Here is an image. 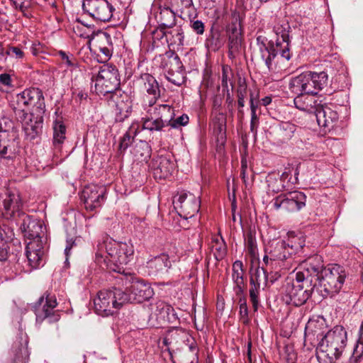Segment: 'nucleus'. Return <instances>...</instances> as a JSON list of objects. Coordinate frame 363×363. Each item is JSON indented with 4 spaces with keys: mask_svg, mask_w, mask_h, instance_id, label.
Listing matches in <instances>:
<instances>
[{
    "mask_svg": "<svg viewBox=\"0 0 363 363\" xmlns=\"http://www.w3.org/2000/svg\"><path fill=\"white\" fill-rule=\"evenodd\" d=\"M134 247L129 242H117L111 238H106L97 245L95 260L101 267L121 273L123 265L133 259Z\"/></svg>",
    "mask_w": 363,
    "mask_h": 363,
    "instance_id": "nucleus-1",
    "label": "nucleus"
},
{
    "mask_svg": "<svg viewBox=\"0 0 363 363\" xmlns=\"http://www.w3.org/2000/svg\"><path fill=\"white\" fill-rule=\"evenodd\" d=\"M96 43V47L104 57L105 60H108L113 54V43L111 35L105 31H98L95 36L92 38Z\"/></svg>",
    "mask_w": 363,
    "mask_h": 363,
    "instance_id": "nucleus-29",
    "label": "nucleus"
},
{
    "mask_svg": "<svg viewBox=\"0 0 363 363\" xmlns=\"http://www.w3.org/2000/svg\"><path fill=\"white\" fill-rule=\"evenodd\" d=\"M347 272L345 268L339 264H332L325 267L318 280L326 295L333 296L341 290Z\"/></svg>",
    "mask_w": 363,
    "mask_h": 363,
    "instance_id": "nucleus-10",
    "label": "nucleus"
},
{
    "mask_svg": "<svg viewBox=\"0 0 363 363\" xmlns=\"http://www.w3.org/2000/svg\"><path fill=\"white\" fill-rule=\"evenodd\" d=\"M9 257L8 245L6 242L0 241V261H6Z\"/></svg>",
    "mask_w": 363,
    "mask_h": 363,
    "instance_id": "nucleus-60",
    "label": "nucleus"
},
{
    "mask_svg": "<svg viewBox=\"0 0 363 363\" xmlns=\"http://www.w3.org/2000/svg\"><path fill=\"white\" fill-rule=\"evenodd\" d=\"M135 156L140 162H147L151 156V147L146 142H140L135 148Z\"/></svg>",
    "mask_w": 363,
    "mask_h": 363,
    "instance_id": "nucleus-41",
    "label": "nucleus"
},
{
    "mask_svg": "<svg viewBox=\"0 0 363 363\" xmlns=\"http://www.w3.org/2000/svg\"><path fill=\"white\" fill-rule=\"evenodd\" d=\"M226 33L228 48V56L233 60L239 54L243 40L240 22H238V20L231 22L226 28Z\"/></svg>",
    "mask_w": 363,
    "mask_h": 363,
    "instance_id": "nucleus-23",
    "label": "nucleus"
},
{
    "mask_svg": "<svg viewBox=\"0 0 363 363\" xmlns=\"http://www.w3.org/2000/svg\"><path fill=\"white\" fill-rule=\"evenodd\" d=\"M43 225L40 220L32 219L30 217L23 220V229L24 235L30 241L36 240L43 242L41 235L43 234Z\"/></svg>",
    "mask_w": 363,
    "mask_h": 363,
    "instance_id": "nucleus-30",
    "label": "nucleus"
},
{
    "mask_svg": "<svg viewBox=\"0 0 363 363\" xmlns=\"http://www.w3.org/2000/svg\"><path fill=\"white\" fill-rule=\"evenodd\" d=\"M247 93V86L244 83L243 84H240L239 88L238 89V98L242 97L245 98Z\"/></svg>",
    "mask_w": 363,
    "mask_h": 363,
    "instance_id": "nucleus-64",
    "label": "nucleus"
},
{
    "mask_svg": "<svg viewBox=\"0 0 363 363\" xmlns=\"http://www.w3.org/2000/svg\"><path fill=\"white\" fill-rule=\"evenodd\" d=\"M189 116L186 114H182L178 118L174 119V117L170 120L169 123H168V126H170L172 128H179L181 126H185L189 123Z\"/></svg>",
    "mask_w": 363,
    "mask_h": 363,
    "instance_id": "nucleus-48",
    "label": "nucleus"
},
{
    "mask_svg": "<svg viewBox=\"0 0 363 363\" xmlns=\"http://www.w3.org/2000/svg\"><path fill=\"white\" fill-rule=\"evenodd\" d=\"M150 167L156 179H166L170 176L174 169V163L167 156H157L154 158Z\"/></svg>",
    "mask_w": 363,
    "mask_h": 363,
    "instance_id": "nucleus-26",
    "label": "nucleus"
},
{
    "mask_svg": "<svg viewBox=\"0 0 363 363\" xmlns=\"http://www.w3.org/2000/svg\"><path fill=\"white\" fill-rule=\"evenodd\" d=\"M306 201V196L303 192L294 191L277 196L272 201V206L276 211L296 212L305 206Z\"/></svg>",
    "mask_w": 363,
    "mask_h": 363,
    "instance_id": "nucleus-18",
    "label": "nucleus"
},
{
    "mask_svg": "<svg viewBox=\"0 0 363 363\" xmlns=\"http://www.w3.org/2000/svg\"><path fill=\"white\" fill-rule=\"evenodd\" d=\"M91 79L95 81V91L98 94L105 96L112 94L120 88L121 77L118 69L109 64L103 65L96 77Z\"/></svg>",
    "mask_w": 363,
    "mask_h": 363,
    "instance_id": "nucleus-9",
    "label": "nucleus"
},
{
    "mask_svg": "<svg viewBox=\"0 0 363 363\" xmlns=\"http://www.w3.org/2000/svg\"><path fill=\"white\" fill-rule=\"evenodd\" d=\"M234 282V287L233 290L237 296H241L242 295L245 288V282L244 280V278L242 279H238L233 280Z\"/></svg>",
    "mask_w": 363,
    "mask_h": 363,
    "instance_id": "nucleus-56",
    "label": "nucleus"
},
{
    "mask_svg": "<svg viewBox=\"0 0 363 363\" xmlns=\"http://www.w3.org/2000/svg\"><path fill=\"white\" fill-rule=\"evenodd\" d=\"M23 205L19 191L16 189H7L2 196L0 213L6 220L15 218L21 215Z\"/></svg>",
    "mask_w": 363,
    "mask_h": 363,
    "instance_id": "nucleus-17",
    "label": "nucleus"
},
{
    "mask_svg": "<svg viewBox=\"0 0 363 363\" xmlns=\"http://www.w3.org/2000/svg\"><path fill=\"white\" fill-rule=\"evenodd\" d=\"M1 230L3 231L4 234L2 233L0 241H3L4 240L5 242H7L9 240H11L13 238L14 233L11 228L7 225H4Z\"/></svg>",
    "mask_w": 363,
    "mask_h": 363,
    "instance_id": "nucleus-57",
    "label": "nucleus"
},
{
    "mask_svg": "<svg viewBox=\"0 0 363 363\" xmlns=\"http://www.w3.org/2000/svg\"><path fill=\"white\" fill-rule=\"evenodd\" d=\"M294 94L297 95L294 99V104L296 108L311 114H313L317 111L320 104L318 103L313 95L303 93Z\"/></svg>",
    "mask_w": 363,
    "mask_h": 363,
    "instance_id": "nucleus-31",
    "label": "nucleus"
},
{
    "mask_svg": "<svg viewBox=\"0 0 363 363\" xmlns=\"http://www.w3.org/2000/svg\"><path fill=\"white\" fill-rule=\"evenodd\" d=\"M106 189L104 186L89 184L82 191L81 199L86 211H93L100 208L106 200Z\"/></svg>",
    "mask_w": 363,
    "mask_h": 363,
    "instance_id": "nucleus-21",
    "label": "nucleus"
},
{
    "mask_svg": "<svg viewBox=\"0 0 363 363\" xmlns=\"http://www.w3.org/2000/svg\"><path fill=\"white\" fill-rule=\"evenodd\" d=\"M62 60V65H65L67 69L72 70L78 66V61L73 55H68L65 52L60 50L58 52Z\"/></svg>",
    "mask_w": 363,
    "mask_h": 363,
    "instance_id": "nucleus-44",
    "label": "nucleus"
},
{
    "mask_svg": "<svg viewBox=\"0 0 363 363\" xmlns=\"http://www.w3.org/2000/svg\"><path fill=\"white\" fill-rule=\"evenodd\" d=\"M316 356L320 363H335L344 352L347 335L341 325H336L325 335L317 334Z\"/></svg>",
    "mask_w": 363,
    "mask_h": 363,
    "instance_id": "nucleus-2",
    "label": "nucleus"
},
{
    "mask_svg": "<svg viewBox=\"0 0 363 363\" xmlns=\"http://www.w3.org/2000/svg\"><path fill=\"white\" fill-rule=\"evenodd\" d=\"M323 262L322 257L318 255L309 257L299 264L296 276L299 280L315 286L325 268Z\"/></svg>",
    "mask_w": 363,
    "mask_h": 363,
    "instance_id": "nucleus-14",
    "label": "nucleus"
},
{
    "mask_svg": "<svg viewBox=\"0 0 363 363\" xmlns=\"http://www.w3.org/2000/svg\"><path fill=\"white\" fill-rule=\"evenodd\" d=\"M130 279V285L127 287L128 303H143L153 296L154 291L149 283L133 277Z\"/></svg>",
    "mask_w": 363,
    "mask_h": 363,
    "instance_id": "nucleus-22",
    "label": "nucleus"
},
{
    "mask_svg": "<svg viewBox=\"0 0 363 363\" xmlns=\"http://www.w3.org/2000/svg\"><path fill=\"white\" fill-rule=\"evenodd\" d=\"M157 23L162 28H172L176 23L174 12L169 8V0H161L157 11L155 14Z\"/></svg>",
    "mask_w": 363,
    "mask_h": 363,
    "instance_id": "nucleus-28",
    "label": "nucleus"
},
{
    "mask_svg": "<svg viewBox=\"0 0 363 363\" xmlns=\"http://www.w3.org/2000/svg\"><path fill=\"white\" fill-rule=\"evenodd\" d=\"M169 256L167 254L162 253L147 262L146 267L149 275L157 276L167 272L172 267V262L179 261L182 255V252L175 245L169 249Z\"/></svg>",
    "mask_w": 363,
    "mask_h": 363,
    "instance_id": "nucleus-15",
    "label": "nucleus"
},
{
    "mask_svg": "<svg viewBox=\"0 0 363 363\" xmlns=\"http://www.w3.org/2000/svg\"><path fill=\"white\" fill-rule=\"evenodd\" d=\"M140 132V124L138 123H133L126 133L120 139L118 152L120 155H123L127 148L131 145L135 137Z\"/></svg>",
    "mask_w": 363,
    "mask_h": 363,
    "instance_id": "nucleus-35",
    "label": "nucleus"
},
{
    "mask_svg": "<svg viewBox=\"0 0 363 363\" xmlns=\"http://www.w3.org/2000/svg\"><path fill=\"white\" fill-rule=\"evenodd\" d=\"M140 79L144 89L149 95L152 96L150 100L155 101L156 105V100L160 96L158 82L153 76L147 73L143 74Z\"/></svg>",
    "mask_w": 363,
    "mask_h": 363,
    "instance_id": "nucleus-33",
    "label": "nucleus"
},
{
    "mask_svg": "<svg viewBox=\"0 0 363 363\" xmlns=\"http://www.w3.org/2000/svg\"><path fill=\"white\" fill-rule=\"evenodd\" d=\"M314 287V285L299 280L296 276L295 279L287 280L284 286L286 302L296 306H302L311 296Z\"/></svg>",
    "mask_w": 363,
    "mask_h": 363,
    "instance_id": "nucleus-11",
    "label": "nucleus"
},
{
    "mask_svg": "<svg viewBox=\"0 0 363 363\" xmlns=\"http://www.w3.org/2000/svg\"><path fill=\"white\" fill-rule=\"evenodd\" d=\"M66 127L64 123L56 119L53 123V139L52 145L57 150H60L62 145L63 144L66 138Z\"/></svg>",
    "mask_w": 363,
    "mask_h": 363,
    "instance_id": "nucleus-38",
    "label": "nucleus"
},
{
    "mask_svg": "<svg viewBox=\"0 0 363 363\" xmlns=\"http://www.w3.org/2000/svg\"><path fill=\"white\" fill-rule=\"evenodd\" d=\"M268 182H269V184H268L269 187L274 192H279L284 187L283 184H281V179H272V178H270V179L268 181Z\"/></svg>",
    "mask_w": 363,
    "mask_h": 363,
    "instance_id": "nucleus-59",
    "label": "nucleus"
},
{
    "mask_svg": "<svg viewBox=\"0 0 363 363\" xmlns=\"http://www.w3.org/2000/svg\"><path fill=\"white\" fill-rule=\"evenodd\" d=\"M250 289L249 291L250 299L252 305V308L255 312L258 310L259 306V289L260 284H257L256 285H250Z\"/></svg>",
    "mask_w": 363,
    "mask_h": 363,
    "instance_id": "nucleus-45",
    "label": "nucleus"
},
{
    "mask_svg": "<svg viewBox=\"0 0 363 363\" xmlns=\"http://www.w3.org/2000/svg\"><path fill=\"white\" fill-rule=\"evenodd\" d=\"M184 341L189 342V345H186L187 348L185 352L186 363H198L199 349L197 345L186 330L179 328H173L167 332L163 338V344L168 347L169 350V345H177L180 342Z\"/></svg>",
    "mask_w": 363,
    "mask_h": 363,
    "instance_id": "nucleus-13",
    "label": "nucleus"
},
{
    "mask_svg": "<svg viewBox=\"0 0 363 363\" xmlns=\"http://www.w3.org/2000/svg\"><path fill=\"white\" fill-rule=\"evenodd\" d=\"M82 9L96 21L108 22L115 8L108 0H82Z\"/></svg>",
    "mask_w": 363,
    "mask_h": 363,
    "instance_id": "nucleus-16",
    "label": "nucleus"
},
{
    "mask_svg": "<svg viewBox=\"0 0 363 363\" xmlns=\"http://www.w3.org/2000/svg\"><path fill=\"white\" fill-rule=\"evenodd\" d=\"M245 248L247 252L252 257L255 258L258 254V249L257 245V240L255 235L252 233H249L247 235L245 240Z\"/></svg>",
    "mask_w": 363,
    "mask_h": 363,
    "instance_id": "nucleus-43",
    "label": "nucleus"
},
{
    "mask_svg": "<svg viewBox=\"0 0 363 363\" xmlns=\"http://www.w3.org/2000/svg\"><path fill=\"white\" fill-rule=\"evenodd\" d=\"M165 71L169 72H183V65L179 57L172 52L165 60L164 66Z\"/></svg>",
    "mask_w": 363,
    "mask_h": 363,
    "instance_id": "nucleus-40",
    "label": "nucleus"
},
{
    "mask_svg": "<svg viewBox=\"0 0 363 363\" xmlns=\"http://www.w3.org/2000/svg\"><path fill=\"white\" fill-rule=\"evenodd\" d=\"M211 250L217 261L222 260L227 254V246L224 239L220 235H214L211 238Z\"/></svg>",
    "mask_w": 363,
    "mask_h": 363,
    "instance_id": "nucleus-37",
    "label": "nucleus"
},
{
    "mask_svg": "<svg viewBox=\"0 0 363 363\" xmlns=\"http://www.w3.org/2000/svg\"><path fill=\"white\" fill-rule=\"evenodd\" d=\"M259 277H260V271H259V269L257 268L255 269V272L253 274H252V276L250 277V285H256L257 286V284H260Z\"/></svg>",
    "mask_w": 363,
    "mask_h": 363,
    "instance_id": "nucleus-61",
    "label": "nucleus"
},
{
    "mask_svg": "<svg viewBox=\"0 0 363 363\" xmlns=\"http://www.w3.org/2000/svg\"><path fill=\"white\" fill-rule=\"evenodd\" d=\"M38 306L35 308L36 320L42 322L48 319L49 323L57 322L60 315L55 308L57 306L55 295L45 292L38 300Z\"/></svg>",
    "mask_w": 363,
    "mask_h": 363,
    "instance_id": "nucleus-19",
    "label": "nucleus"
},
{
    "mask_svg": "<svg viewBox=\"0 0 363 363\" xmlns=\"http://www.w3.org/2000/svg\"><path fill=\"white\" fill-rule=\"evenodd\" d=\"M74 245H76L75 241L72 238L67 240V245H66V247H65V253L67 257L69 256L71 249Z\"/></svg>",
    "mask_w": 363,
    "mask_h": 363,
    "instance_id": "nucleus-63",
    "label": "nucleus"
},
{
    "mask_svg": "<svg viewBox=\"0 0 363 363\" xmlns=\"http://www.w3.org/2000/svg\"><path fill=\"white\" fill-rule=\"evenodd\" d=\"M9 106L18 121H23L28 114V109L33 107L31 113L45 111V99L42 91L38 88H28L11 96Z\"/></svg>",
    "mask_w": 363,
    "mask_h": 363,
    "instance_id": "nucleus-4",
    "label": "nucleus"
},
{
    "mask_svg": "<svg viewBox=\"0 0 363 363\" xmlns=\"http://www.w3.org/2000/svg\"><path fill=\"white\" fill-rule=\"evenodd\" d=\"M296 130L295 124L289 121L281 122L275 130V138L279 142L284 143L291 139Z\"/></svg>",
    "mask_w": 363,
    "mask_h": 363,
    "instance_id": "nucleus-34",
    "label": "nucleus"
},
{
    "mask_svg": "<svg viewBox=\"0 0 363 363\" xmlns=\"http://www.w3.org/2000/svg\"><path fill=\"white\" fill-rule=\"evenodd\" d=\"M290 257L284 240H273L265 248L262 269L266 271L280 269L284 267V261Z\"/></svg>",
    "mask_w": 363,
    "mask_h": 363,
    "instance_id": "nucleus-12",
    "label": "nucleus"
},
{
    "mask_svg": "<svg viewBox=\"0 0 363 363\" xmlns=\"http://www.w3.org/2000/svg\"><path fill=\"white\" fill-rule=\"evenodd\" d=\"M264 274V278L267 283L273 284L278 278L280 277V274L278 272L279 269H272V271H266L264 269H262Z\"/></svg>",
    "mask_w": 363,
    "mask_h": 363,
    "instance_id": "nucleus-52",
    "label": "nucleus"
},
{
    "mask_svg": "<svg viewBox=\"0 0 363 363\" xmlns=\"http://www.w3.org/2000/svg\"><path fill=\"white\" fill-rule=\"evenodd\" d=\"M239 305H240L239 314L240 316V319L242 320L243 323L247 324L249 322L248 308H247V300L245 296L240 297Z\"/></svg>",
    "mask_w": 363,
    "mask_h": 363,
    "instance_id": "nucleus-47",
    "label": "nucleus"
},
{
    "mask_svg": "<svg viewBox=\"0 0 363 363\" xmlns=\"http://www.w3.org/2000/svg\"><path fill=\"white\" fill-rule=\"evenodd\" d=\"M226 121L223 113H219L213 119V133L217 137L218 142L223 144L226 135Z\"/></svg>",
    "mask_w": 363,
    "mask_h": 363,
    "instance_id": "nucleus-39",
    "label": "nucleus"
},
{
    "mask_svg": "<svg viewBox=\"0 0 363 363\" xmlns=\"http://www.w3.org/2000/svg\"><path fill=\"white\" fill-rule=\"evenodd\" d=\"M25 254L31 268L36 269L43 265L45 256L43 242L36 240L29 241L26 245Z\"/></svg>",
    "mask_w": 363,
    "mask_h": 363,
    "instance_id": "nucleus-27",
    "label": "nucleus"
},
{
    "mask_svg": "<svg viewBox=\"0 0 363 363\" xmlns=\"http://www.w3.org/2000/svg\"><path fill=\"white\" fill-rule=\"evenodd\" d=\"M328 82V76L326 72L307 71L292 77L289 87L292 93H303L315 96L327 86Z\"/></svg>",
    "mask_w": 363,
    "mask_h": 363,
    "instance_id": "nucleus-7",
    "label": "nucleus"
},
{
    "mask_svg": "<svg viewBox=\"0 0 363 363\" xmlns=\"http://www.w3.org/2000/svg\"><path fill=\"white\" fill-rule=\"evenodd\" d=\"M173 203L178 213L185 219L193 217L200 209L201 201L199 197L191 193L181 192L175 196Z\"/></svg>",
    "mask_w": 363,
    "mask_h": 363,
    "instance_id": "nucleus-20",
    "label": "nucleus"
},
{
    "mask_svg": "<svg viewBox=\"0 0 363 363\" xmlns=\"http://www.w3.org/2000/svg\"><path fill=\"white\" fill-rule=\"evenodd\" d=\"M274 30L277 35L275 44L272 42L267 43V38L262 35L256 39L262 57L269 70L273 69L272 61L278 55L287 61L291 57L289 31L279 26H275Z\"/></svg>",
    "mask_w": 363,
    "mask_h": 363,
    "instance_id": "nucleus-3",
    "label": "nucleus"
},
{
    "mask_svg": "<svg viewBox=\"0 0 363 363\" xmlns=\"http://www.w3.org/2000/svg\"><path fill=\"white\" fill-rule=\"evenodd\" d=\"M171 34H172V38H174L173 42L174 44L183 45L184 36V32L181 28H177L171 32Z\"/></svg>",
    "mask_w": 363,
    "mask_h": 363,
    "instance_id": "nucleus-55",
    "label": "nucleus"
},
{
    "mask_svg": "<svg viewBox=\"0 0 363 363\" xmlns=\"http://www.w3.org/2000/svg\"><path fill=\"white\" fill-rule=\"evenodd\" d=\"M6 56H11L16 59H22L24 57V52L18 47L10 46L6 51Z\"/></svg>",
    "mask_w": 363,
    "mask_h": 363,
    "instance_id": "nucleus-54",
    "label": "nucleus"
},
{
    "mask_svg": "<svg viewBox=\"0 0 363 363\" xmlns=\"http://www.w3.org/2000/svg\"><path fill=\"white\" fill-rule=\"evenodd\" d=\"M147 116L142 118V130L150 132H162L168 127L170 120L175 116L174 108L168 104H156L149 100L146 109Z\"/></svg>",
    "mask_w": 363,
    "mask_h": 363,
    "instance_id": "nucleus-6",
    "label": "nucleus"
},
{
    "mask_svg": "<svg viewBox=\"0 0 363 363\" xmlns=\"http://www.w3.org/2000/svg\"><path fill=\"white\" fill-rule=\"evenodd\" d=\"M165 76L167 79L171 83L181 86L184 82V77L183 72H169L165 71Z\"/></svg>",
    "mask_w": 363,
    "mask_h": 363,
    "instance_id": "nucleus-46",
    "label": "nucleus"
},
{
    "mask_svg": "<svg viewBox=\"0 0 363 363\" xmlns=\"http://www.w3.org/2000/svg\"><path fill=\"white\" fill-rule=\"evenodd\" d=\"M173 5H175L177 9L183 13L184 10L194 6L193 0H172Z\"/></svg>",
    "mask_w": 363,
    "mask_h": 363,
    "instance_id": "nucleus-53",
    "label": "nucleus"
},
{
    "mask_svg": "<svg viewBox=\"0 0 363 363\" xmlns=\"http://www.w3.org/2000/svg\"><path fill=\"white\" fill-rule=\"evenodd\" d=\"M45 111L30 113L22 123L23 130L28 140L35 139L42 131Z\"/></svg>",
    "mask_w": 363,
    "mask_h": 363,
    "instance_id": "nucleus-24",
    "label": "nucleus"
},
{
    "mask_svg": "<svg viewBox=\"0 0 363 363\" xmlns=\"http://www.w3.org/2000/svg\"><path fill=\"white\" fill-rule=\"evenodd\" d=\"M284 242L288 252H290V256L292 254L296 253L305 246V240L301 237L289 238L286 240H284Z\"/></svg>",
    "mask_w": 363,
    "mask_h": 363,
    "instance_id": "nucleus-42",
    "label": "nucleus"
},
{
    "mask_svg": "<svg viewBox=\"0 0 363 363\" xmlns=\"http://www.w3.org/2000/svg\"><path fill=\"white\" fill-rule=\"evenodd\" d=\"M0 83L2 84L9 86L11 85V76L9 74H0Z\"/></svg>",
    "mask_w": 363,
    "mask_h": 363,
    "instance_id": "nucleus-62",
    "label": "nucleus"
},
{
    "mask_svg": "<svg viewBox=\"0 0 363 363\" xmlns=\"http://www.w3.org/2000/svg\"><path fill=\"white\" fill-rule=\"evenodd\" d=\"M20 148L19 130L15 122L7 118H0V155L4 160H12Z\"/></svg>",
    "mask_w": 363,
    "mask_h": 363,
    "instance_id": "nucleus-8",
    "label": "nucleus"
},
{
    "mask_svg": "<svg viewBox=\"0 0 363 363\" xmlns=\"http://www.w3.org/2000/svg\"><path fill=\"white\" fill-rule=\"evenodd\" d=\"M259 117L256 113H251L250 130L255 136L257 134V128L259 125Z\"/></svg>",
    "mask_w": 363,
    "mask_h": 363,
    "instance_id": "nucleus-58",
    "label": "nucleus"
},
{
    "mask_svg": "<svg viewBox=\"0 0 363 363\" xmlns=\"http://www.w3.org/2000/svg\"><path fill=\"white\" fill-rule=\"evenodd\" d=\"M155 315L158 320L164 323H176L178 322V317L174 308L162 301L156 303Z\"/></svg>",
    "mask_w": 363,
    "mask_h": 363,
    "instance_id": "nucleus-32",
    "label": "nucleus"
},
{
    "mask_svg": "<svg viewBox=\"0 0 363 363\" xmlns=\"http://www.w3.org/2000/svg\"><path fill=\"white\" fill-rule=\"evenodd\" d=\"M354 355L356 357H361L363 355V320L359 331V339L357 344L354 349Z\"/></svg>",
    "mask_w": 363,
    "mask_h": 363,
    "instance_id": "nucleus-50",
    "label": "nucleus"
},
{
    "mask_svg": "<svg viewBox=\"0 0 363 363\" xmlns=\"http://www.w3.org/2000/svg\"><path fill=\"white\" fill-rule=\"evenodd\" d=\"M128 303L127 293L118 288L101 290L94 298L95 312L103 317L113 315Z\"/></svg>",
    "mask_w": 363,
    "mask_h": 363,
    "instance_id": "nucleus-5",
    "label": "nucleus"
},
{
    "mask_svg": "<svg viewBox=\"0 0 363 363\" xmlns=\"http://www.w3.org/2000/svg\"><path fill=\"white\" fill-rule=\"evenodd\" d=\"M313 114L318 125L328 129L333 128L339 118L337 111L328 105L319 104Z\"/></svg>",
    "mask_w": 363,
    "mask_h": 363,
    "instance_id": "nucleus-25",
    "label": "nucleus"
},
{
    "mask_svg": "<svg viewBox=\"0 0 363 363\" xmlns=\"http://www.w3.org/2000/svg\"><path fill=\"white\" fill-rule=\"evenodd\" d=\"M233 280L244 278L243 264L240 260H236L233 264Z\"/></svg>",
    "mask_w": 363,
    "mask_h": 363,
    "instance_id": "nucleus-49",
    "label": "nucleus"
},
{
    "mask_svg": "<svg viewBox=\"0 0 363 363\" xmlns=\"http://www.w3.org/2000/svg\"><path fill=\"white\" fill-rule=\"evenodd\" d=\"M190 27L197 35H201L205 31V24L200 20H191Z\"/></svg>",
    "mask_w": 363,
    "mask_h": 363,
    "instance_id": "nucleus-51",
    "label": "nucleus"
},
{
    "mask_svg": "<svg viewBox=\"0 0 363 363\" xmlns=\"http://www.w3.org/2000/svg\"><path fill=\"white\" fill-rule=\"evenodd\" d=\"M224 39L218 29L212 26L205 40V47L212 52H217L224 45Z\"/></svg>",
    "mask_w": 363,
    "mask_h": 363,
    "instance_id": "nucleus-36",
    "label": "nucleus"
}]
</instances>
